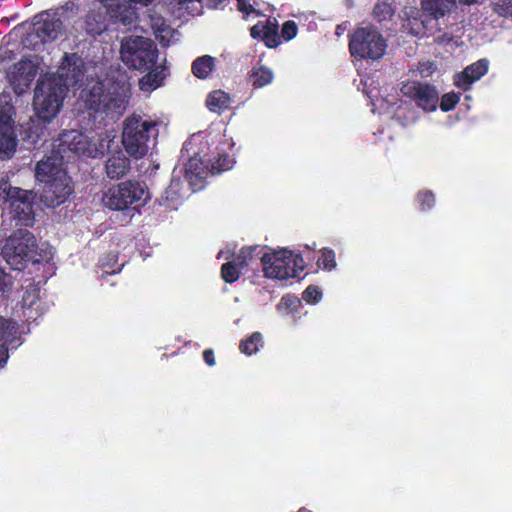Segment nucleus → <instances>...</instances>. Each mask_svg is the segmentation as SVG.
<instances>
[{
    "instance_id": "17",
    "label": "nucleus",
    "mask_w": 512,
    "mask_h": 512,
    "mask_svg": "<svg viewBox=\"0 0 512 512\" xmlns=\"http://www.w3.org/2000/svg\"><path fill=\"white\" fill-rule=\"evenodd\" d=\"M35 19L33 33L42 43L53 41L61 34L63 25L57 13L45 11Z\"/></svg>"
},
{
    "instance_id": "18",
    "label": "nucleus",
    "mask_w": 512,
    "mask_h": 512,
    "mask_svg": "<svg viewBox=\"0 0 512 512\" xmlns=\"http://www.w3.org/2000/svg\"><path fill=\"white\" fill-rule=\"evenodd\" d=\"M405 15H407V17L403 19L401 25V31L403 33L417 38H424L436 31L431 20L428 19L423 11L411 9L409 12H405Z\"/></svg>"
},
{
    "instance_id": "33",
    "label": "nucleus",
    "mask_w": 512,
    "mask_h": 512,
    "mask_svg": "<svg viewBox=\"0 0 512 512\" xmlns=\"http://www.w3.org/2000/svg\"><path fill=\"white\" fill-rule=\"evenodd\" d=\"M215 59L209 55H204L195 59L192 63L193 74L200 79L209 76L214 68Z\"/></svg>"
},
{
    "instance_id": "41",
    "label": "nucleus",
    "mask_w": 512,
    "mask_h": 512,
    "mask_svg": "<svg viewBox=\"0 0 512 512\" xmlns=\"http://www.w3.org/2000/svg\"><path fill=\"white\" fill-rule=\"evenodd\" d=\"M460 100V94L456 92H449L442 96L440 104H438L442 111L448 112L452 110Z\"/></svg>"
},
{
    "instance_id": "30",
    "label": "nucleus",
    "mask_w": 512,
    "mask_h": 512,
    "mask_svg": "<svg viewBox=\"0 0 512 512\" xmlns=\"http://www.w3.org/2000/svg\"><path fill=\"white\" fill-rule=\"evenodd\" d=\"M231 98L229 94L222 90H215L208 94L206 99L207 108L214 113L221 114L223 111L229 109Z\"/></svg>"
},
{
    "instance_id": "2",
    "label": "nucleus",
    "mask_w": 512,
    "mask_h": 512,
    "mask_svg": "<svg viewBox=\"0 0 512 512\" xmlns=\"http://www.w3.org/2000/svg\"><path fill=\"white\" fill-rule=\"evenodd\" d=\"M58 73V80H39L35 88L34 110L44 122H50L59 113L67 88L77 86L83 80L82 59L75 53L65 54Z\"/></svg>"
},
{
    "instance_id": "22",
    "label": "nucleus",
    "mask_w": 512,
    "mask_h": 512,
    "mask_svg": "<svg viewBox=\"0 0 512 512\" xmlns=\"http://www.w3.org/2000/svg\"><path fill=\"white\" fill-rule=\"evenodd\" d=\"M279 25L275 18L259 21L250 28L253 39L262 40L268 48H276L281 44Z\"/></svg>"
},
{
    "instance_id": "55",
    "label": "nucleus",
    "mask_w": 512,
    "mask_h": 512,
    "mask_svg": "<svg viewBox=\"0 0 512 512\" xmlns=\"http://www.w3.org/2000/svg\"><path fill=\"white\" fill-rule=\"evenodd\" d=\"M298 512H312V511H310V510H308L306 508H301V509L298 510Z\"/></svg>"
},
{
    "instance_id": "51",
    "label": "nucleus",
    "mask_w": 512,
    "mask_h": 512,
    "mask_svg": "<svg viewBox=\"0 0 512 512\" xmlns=\"http://www.w3.org/2000/svg\"><path fill=\"white\" fill-rule=\"evenodd\" d=\"M51 261H52V259H51V260H49V264H46V262H41V263H40V264H43V266H44L45 268L47 267L49 270H51V272L49 273V275H43V277L45 278V279H44V282H47V278H48L49 276H52V274L54 273V269H55V267H54V264H53Z\"/></svg>"
},
{
    "instance_id": "47",
    "label": "nucleus",
    "mask_w": 512,
    "mask_h": 512,
    "mask_svg": "<svg viewBox=\"0 0 512 512\" xmlns=\"http://www.w3.org/2000/svg\"><path fill=\"white\" fill-rule=\"evenodd\" d=\"M435 41L441 45H450L454 41V38L449 33H442L441 35L435 38Z\"/></svg>"
},
{
    "instance_id": "52",
    "label": "nucleus",
    "mask_w": 512,
    "mask_h": 512,
    "mask_svg": "<svg viewBox=\"0 0 512 512\" xmlns=\"http://www.w3.org/2000/svg\"><path fill=\"white\" fill-rule=\"evenodd\" d=\"M347 22H344L342 24H339L336 26V29H335V34L339 37L341 36L345 30L347 29Z\"/></svg>"
},
{
    "instance_id": "25",
    "label": "nucleus",
    "mask_w": 512,
    "mask_h": 512,
    "mask_svg": "<svg viewBox=\"0 0 512 512\" xmlns=\"http://www.w3.org/2000/svg\"><path fill=\"white\" fill-rule=\"evenodd\" d=\"M421 6L436 30H440L437 21L456 9L457 0H422Z\"/></svg>"
},
{
    "instance_id": "48",
    "label": "nucleus",
    "mask_w": 512,
    "mask_h": 512,
    "mask_svg": "<svg viewBox=\"0 0 512 512\" xmlns=\"http://www.w3.org/2000/svg\"><path fill=\"white\" fill-rule=\"evenodd\" d=\"M203 359H204L205 363H206L208 366H214V365H215V357H214V352H213V350H211V349H206V350L203 352Z\"/></svg>"
},
{
    "instance_id": "14",
    "label": "nucleus",
    "mask_w": 512,
    "mask_h": 512,
    "mask_svg": "<svg viewBox=\"0 0 512 512\" xmlns=\"http://www.w3.org/2000/svg\"><path fill=\"white\" fill-rule=\"evenodd\" d=\"M254 252H261V246L243 247L231 261L224 263L221 267V276L227 283L237 281L243 271L254 261Z\"/></svg>"
},
{
    "instance_id": "9",
    "label": "nucleus",
    "mask_w": 512,
    "mask_h": 512,
    "mask_svg": "<svg viewBox=\"0 0 512 512\" xmlns=\"http://www.w3.org/2000/svg\"><path fill=\"white\" fill-rule=\"evenodd\" d=\"M149 198V191L144 183L128 180L109 188L102 200L107 208L123 211L129 208L137 209Z\"/></svg>"
},
{
    "instance_id": "8",
    "label": "nucleus",
    "mask_w": 512,
    "mask_h": 512,
    "mask_svg": "<svg viewBox=\"0 0 512 512\" xmlns=\"http://www.w3.org/2000/svg\"><path fill=\"white\" fill-rule=\"evenodd\" d=\"M82 98L90 115L105 114L112 120L122 116L128 104L127 96L123 92L115 90L105 93L101 81H96L92 86L83 90Z\"/></svg>"
},
{
    "instance_id": "11",
    "label": "nucleus",
    "mask_w": 512,
    "mask_h": 512,
    "mask_svg": "<svg viewBox=\"0 0 512 512\" xmlns=\"http://www.w3.org/2000/svg\"><path fill=\"white\" fill-rule=\"evenodd\" d=\"M373 80L369 77L361 80L362 91L371 100L375 112V108L379 107L383 113L388 114L392 119H395L402 126H409L415 123L419 118V112L411 103L403 100L388 101L378 99L379 90L377 87H372Z\"/></svg>"
},
{
    "instance_id": "21",
    "label": "nucleus",
    "mask_w": 512,
    "mask_h": 512,
    "mask_svg": "<svg viewBox=\"0 0 512 512\" xmlns=\"http://www.w3.org/2000/svg\"><path fill=\"white\" fill-rule=\"evenodd\" d=\"M121 22H114L110 15L101 7H94L84 17L83 28L86 33L96 37L105 32L111 25H119Z\"/></svg>"
},
{
    "instance_id": "37",
    "label": "nucleus",
    "mask_w": 512,
    "mask_h": 512,
    "mask_svg": "<svg viewBox=\"0 0 512 512\" xmlns=\"http://www.w3.org/2000/svg\"><path fill=\"white\" fill-rule=\"evenodd\" d=\"M418 209L421 211H429L435 206V195L431 190H420L415 197Z\"/></svg>"
},
{
    "instance_id": "1",
    "label": "nucleus",
    "mask_w": 512,
    "mask_h": 512,
    "mask_svg": "<svg viewBox=\"0 0 512 512\" xmlns=\"http://www.w3.org/2000/svg\"><path fill=\"white\" fill-rule=\"evenodd\" d=\"M233 147V139L225 133L197 134L184 142L181 157H188L185 178L193 192L204 188L209 174H220L233 168L235 158L230 153Z\"/></svg>"
},
{
    "instance_id": "49",
    "label": "nucleus",
    "mask_w": 512,
    "mask_h": 512,
    "mask_svg": "<svg viewBox=\"0 0 512 512\" xmlns=\"http://www.w3.org/2000/svg\"><path fill=\"white\" fill-rule=\"evenodd\" d=\"M14 349H8V347H0V369L5 366L7 360L9 358V351H13Z\"/></svg>"
},
{
    "instance_id": "43",
    "label": "nucleus",
    "mask_w": 512,
    "mask_h": 512,
    "mask_svg": "<svg viewBox=\"0 0 512 512\" xmlns=\"http://www.w3.org/2000/svg\"><path fill=\"white\" fill-rule=\"evenodd\" d=\"M494 11L501 17L512 19V0H498L494 3Z\"/></svg>"
},
{
    "instance_id": "23",
    "label": "nucleus",
    "mask_w": 512,
    "mask_h": 512,
    "mask_svg": "<svg viewBox=\"0 0 512 512\" xmlns=\"http://www.w3.org/2000/svg\"><path fill=\"white\" fill-rule=\"evenodd\" d=\"M489 69V61L485 58L468 65L462 72L454 76V84L464 91L480 80Z\"/></svg>"
},
{
    "instance_id": "38",
    "label": "nucleus",
    "mask_w": 512,
    "mask_h": 512,
    "mask_svg": "<svg viewBox=\"0 0 512 512\" xmlns=\"http://www.w3.org/2000/svg\"><path fill=\"white\" fill-rule=\"evenodd\" d=\"M318 265L324 270L331 271L336 267L335 253L332 249L324 248L318 259Z\"/></svg>"
},
{
    "instance_id": "32",
    "label": "nucleus",
    "mask_w": 512,
    "mask_h": 512,
    "mask_svg": "<svg viewBox=\"0 0 512 512\" xmlns=\"http://www.w3.org/2000/svg\"><path fill=\"white\" fill-rule=\"evenodd\" d=\"M273 77V72L269 68L260 66L252 69L249 81L253 88L259 89L269 85L272 82Z\"/></svg>"
},
{
    "instance_id": "35",
    "label": "nucleus",
    "mask_w": 512,
    "mask_h": 512,
    "mask_svg": "<svg viewBox=\"0 0 512 512\" xmlns=\"http://www.w3.org/2000/svg\"><path fill=\"white\" fill-rule=\"evenodd\" d=\"M261 347H263V336L260 332L252 333L239 344L240 351L248 356L256 354Z\"/></svg>"
},
{
    "instance_id": "10",
    "label": "nucleus",
    "mask_w": 512,
    "mask_h": 512,
    "mask_svg": "<svg viewBox=\"0 0 512 512\" xmlns=\"http://www.w3.org/2000/svg\"><path fill=\"white\" fill-rule=\"evenodd\" d=\"M386 48V40L371 25L359 27L349 36V51L354 58L378 60L385 54Z\"/></svg>"
},
{
    "instance_id": "34",
    "label": "nucleus",
    "mask_w": 512,
    "mask_h": 512,
    "mask_svg": "<svg viewBox=\"0 0 512 512\" xmlns=\"http://www.w3.org/2000/svg\"><path fill=\"white\" fill-rule=\"evenodd\" d=\"M100 266L102 270L101 278H104L108 275L120 273L124 266V262L119 264L118 255L114 252H110L100 259Z\"/></svg>"
},
{
    "instance_id": "39",
    "label": "nucleus",
    "mask_w": 512,
    "mask_h": 512,
    "mask_svg": "<svg viewBox=\"0 0 512 512\" xmlns=\"http://www.w3.org/2000/svg\"><path fill=\"white\" fill-rule=\"evenodd\" d=\"M14 278L0 268V298H6L12 292Z\"/></svg>"
},
{
    "instance_id": "12",
    "label": "nucleus",
    "mask_w": 512,
    "mask_h": 512,
    "mask_svg": "<svg viewBox=\"0 0 512 512\" xmlns=\"http://www.w3.org/2000/svg\"><path fill=\"white\" fill-rule=\"evenodd\" d=\"M158 49L148 38L135 36L125 40L121 46V59L129 67L146 71L155 66Z\"/></svg>"
},
{
    "instance_id": "44",
    "label": "nucleus",
    "mask_w": 512,
    "mask_h": 512,
    "mask_svg": "<svg viewBox=\"0 0 512 512\" xmlns=\"http://www.w3.org/2000/svg\"><path fill=\"white\" fill-rule=\"evenodd\" d=\"M297 32V24L292 20H288L282 26L280 39L283 38L285 41H290L296 37Z\"/></svg>"
},
{
    "instance_id": "50",
    "label": "nucleus",
    "mask_w": 512,
    "mask_h": 512,
    "mask_svg": "<svg viewBox=\"0 0 512 512\" xmlns=\"http://www.w3.org/2000/svg\"><path fill=\"white\" fill-rule=\"evenodd\" d=\"M154 0H128L127 5H131L137 11V6L147 7L153 3Z\"/></svg>"
},
{
    "instance_id": "16",
    "label": "nucleus",
    "mask_w": 512,
    "mask_h": 512,
    "mask_svg": "<svg viewBox=\"0 0 512 512\" xmlns=\"http://www.w3.org/2000/svg\"><path fill=\"white\" fill-rule=\"evenodd\" d=\"M29 285L23 292L21 300L22 315L28 323L36 321L47 310L48 305L41 298V291L38 285Z\"/></svg>"
},
{
    "instance_id": "15",
    "label": "nucleus",
    "mask_w": 512,
    "mask_h": 512,
    "mask_svg": "<svg viewBox=\"0 0 512 512\" xmlns=\"http://www.w3.org/2000/svg\"><path fill=\"white\" fill-rule=\"evenodd\" d=\"M37 67L30 60H21L7 72V79L17 95L23 94L33 82Z\"/></svg>"
},
{
    "instance_id": "40",
    "label": "nucleus",
    "mask_w": 512,
    "mask_h": 512,
    "mask_svg": "<svg viewBox=\"0 0 512 512\" xmlns=\"http://www.w3.org/2000/svg\"><path fill=\"white\" fill-rule=\"evenodd\" d=\"M302 299L308 304H317L322 299V291L318 286L309 285L302 292Z\"/></svg>"
},
{
    "instance_id": "42",
    "label": "nucleus",
    "mask_w": 512,
    "mask_h": 512,
    "mask_svg": "<svg viewBox=\"0 0 512 512\" xmlns=\"http://www.w3.org/2000/svg\"><path fill=\"white\" fill-rule=\"evenodd\" d=\"M237 9L243 14L244 19H248L251 16L258 17L259 11L254 8L250 0H236Z\"/></svg>"
},
{
    "instance_id": "6",
    "label": "nucleus",
    "mask_w": 512,
    "mask_h": 512,
    "mask_svg": "<svg viewBox=\"0 0 512 512\" xmlns=\"http://www.w3.org/2000/svg\"><path fill=\"white\" fill-rule=\"evenodd\" d=\"M158 134L157 121L137 114L127 117L122 131L125 151L135 159L143 158L155 147Z\"/></svg>"
},
{
    "instance_id": "54",
    "label": "nucleus",
    "mask_w": 512,
    "mask_h": 512,
    "mask_svg": "<svg viewBox=\"0 0 512 512\" xmlns=\"http://www.w3.org/2000/svg\"><path fill=\"white\" fill-rule=\"evenodd\" d=\"M461 1L465 4H473V3L477 2V0H461Z\"/></svg>"
},
{
    "instance_id": "53",
    "label": "nucleus",
    "mask_w": 512,
    "mask_h": 512,
    "mask_svg": "<svg viewBox=\"0 0 512 512\" xmlns=\"http://www.w3.org/2000/svg\"><path fill=\"white\" fill-rule=\"evenodd\" d=\"M233 255V252L229 249L227 250H221L219 251V253L217 254V258L218 259H221V258H224V259H229L230 256Z\"/></svg>"
},
{
    "instance_id": "20",
    "label": "nucleus",
    "mask_w": 512,
    "mask_h": 512,
    "mask_svg": "<svg viewBox=\"0 0 512 512\" xmlns=\"http://www.w3.org/2000/svg\"><path fill=\"white\" fill-rule=\"evenodd\" d=\"M18 146L14 123L9 116H0V159H11Z\"/></svg>"
},
{
    "instance_id": "3",
    "label": "nucleus",
    "mask_w": 512,
    "mask_h": 512,
    "mask_svg": "<svg viewBox=\"0 0 512 512\" xmlns=\"http://www.w3.org/2000/svg\"><path fill=\"white\" fill-rule=\"evenodd\" d=\"M63 155L53 151L39 160L36 180L43 184L41 200L47 207H57L71 194V179L63 167Z\"/></svg>"
},
{
    "instance_id": "27",
    "label": "nucleus",
    "mask_w": 512,
    "mask_h": 512,
    "mask_svg": "<svg viewBox=\"0 0 512 512\" xmlns=\"http://www.w3.org/2000/svg\"><path fill=\"white\" fill-rule=\"evenodd\" d=\"M130 170V159L118 150L106 161L105 172L109 179L118 180L127 175Z\"/></svg>"
},
{
    "instance_id": "46",
    "label": "nucleus",
    "mask_w": 512,
    "mask_h": 512,
    "mask_svg": "<svg viewBox=\"0 0 512 512\" xmlns=\"http://www.w3.org/2000/svg\"><path fill=\"white\" fill-rule=\"evenodd\" d=\"M375 15H391L392 14V8L389 4L385 3H379L376 5L374 9Z\"/></svg>"
},
{
    "instance_id": "31",
    "label": "nucleus",
    "mask_w": 512,
    "mask_h": 512,
    "mask_svg": "<svg viewBox=\"0 0 512 512\" xmlns=\"http://www.w3.org/2000/svg\"><path fill=\"white\" fill-rule=\"evenodd\" d=\"M151 26L156 39H158L163 46H169L172 43L175 30H173L162 17H151Z\"/></svg>"
},
{
    "instance_id": "28",
    "label": "nucleus",
    "mask_w": 512,
    "mask_h": 512,
    "mask_svg": "<svg viewBox=\"0 0 512 512\" xmlns=\"http://www.w3.org/2000/svg\"><path fill=\"white\" fill-rule=\"evenodd\" d=\"M167 77V69L164 66H155L154 69L143 76L139 82L140 89L144 92H151L160 87Z\"/></svg>"
},
{
    "instance_id": "24",
    "label": "nucleus",
    "mask_w": 512,
    "mask_h": 512,
    "mask_svg": "<svg viewBox=\"0 0 512 512\" xmlns=\"http://www.w3.org/2000/svg\"><path fill=\"white\" fill-rule=\"evenodd\" d=\"M22 326L12 319L0 315V347L17 349L24 342Z\"/></svg>"
},
{
    "instance_id": "19",
    "label": "nucleus",
    "mask_w": 512,
    "mask_h": 512,
    "mask_svg": "<svg viewBox=\"0 0 512 512\" xmlns=\"http://www.w3.org/2000/svg\"><path fill=\"white\" fill-rule=\"evenodd\" d=\"M58 141V151L56 152L60 155L69 151L88 157L89 138L82 132L75 129L64 131L60 134Z\"/></svg>"
},
{
    "instance_id": "5",
    "label": "nucleus",
    "mask_w": 512,
    "mask_h": 512,
    "mask_svg": "<svg viewBox=\"0 0 512 512\" xmlns=\"http://www.w3.org/2000/svg\"><path fill=\"white\" fill-rule=\"evenodd\" d=\"M0 207H3L1 231L15 226H30L34 220L33 195L28 190L12 187L8 182L0 183Z\"/></svg>"
},
{
    "instance_id": "4",
    "label": "nucleus",
    "mask_w": 512,
    "mask_h": 512,
    "mask_svg": "<svg viewBox=\"0 0 512 512\" xmlns=\"http://www.w3.org/2000/svg\"><path fill=\"white\" fill-rule=\"evenodd\" d=\"M44 244H42V247ZM37 241L35 236L27 229L19 228L14 231L5 241L1 248L0 255L12 270L22 271L29 262L33 266L40 265L41 262L49 264V260L53 259L52 248L45 244V249L40 248L44 255H37Z\"/></svg>"
},
{
    "instance_id": "13",
    "label": "nucleus",
    "mask_w": 512,
    "mask_h": 512,
    "mask_svg": "<svg viewBox=\"0 0 512 512\" xmlns=\"http://www.w3.org/2000/svg\"><path fill=\"white\" fill-rule=\"evenodd\" d=\"M401 92L424 112H434L438 107L439 92L434 85L421 82L407 83L402 86Z\"/></svg>"
},
{
    "instance_id": "45",
    "label": "nucleus",
    "mask_w": 512,
    "mask_h": 512,
    "mask_svg": "<svg viewBox=\"0 0 512 512\" xmlns=\"http://www.w3.org/2000/svg\"><path fill=\"white\" fill-rule=\"evenodd\" d=\"M436 70V64L432 61H424L418 64V72L421 77H430Z\"/></svg>"
},
{
    "instance_id": "29",
    "label": "nucleus",
    "mask_w": 512,
    "mask_h": 512,
    "mask_svg": "<svg viewBox=\"0 0 512 512\" xmlns=\"http://www.w3.org/2000/svg\"><path fill=\"white\" fill-rule=\"evenodd\" d=\"M116 134L114 130L105 131L99 135L98 143H92L89 140V151L88 157L97 158L104 155L111 148V144L114 142Z\"/></svg>"
},
{
    "instance_id": "36",
    "label": "nucleus",
    "mask_w": 512,
    "mask_h": 512,
    "mask_svg": "<svg viewBox=\"0 0 512 512\" xmlns=\"http://www.w3.org/2000/svg\"><path fill=\"white\" fill-rule=\"evenodd\" d=\"M302 306L301 300L291 294L282 296L277 304V311L280 313H298Z\"/></svg>"
},
{
    "instance_id": "26",
    "label": "nucleus",
    "mask_w": 512,
    "mask_h": 512,
    "mask_svg": "<svg viewBox=\"0 0 512 512\" xmlns=\"http://www.w3.org/2000/svg\"><path fill=\"white\" fill-rule=\"evenodd\" d=\"M182 182L180 178L176 177L175 170L170 181L169 186L159 198L160 206H164L167 210H177L183 202Z\"/></svg>"
},
{
    "instance_id": "7",
    "label": "nucleus",
    "mask_w": 512,
    "mask_h": 512,
    "mask_svg": "<svg viewBox=\"0 0 512 512\" xmlns=\"http://www.w3.org/2000/svg\"><path fill=\"white\" fill-rule=\"evenodd\" d=\"M254 260L260 259L265 277L276 280L296 278L304 269L300 254L288 249L269 250L261 246V252L253 253Z\"/></svg>"
}]
</instances>
